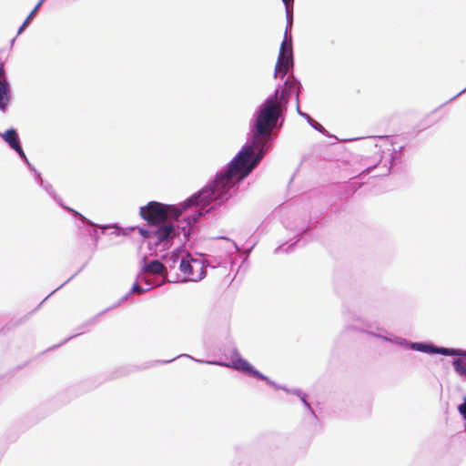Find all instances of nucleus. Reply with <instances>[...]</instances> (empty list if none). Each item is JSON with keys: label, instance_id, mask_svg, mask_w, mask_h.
<instances>
[{"label": "nucleus", "instance_id": "423d86ee", "mask_svg": "<svg viewBox=\"0 0 466 466\" xmlns=\"http://www.w3.org/2000/svg\"><path fill=\"white\" fill-rule=\"evenodd\" d=\"M410 349L412 350L427 353V354H441L444 356H452V357H465L466 358V350L461 349L454 348H444L438 347L432 343L429 342H410Z\"/></svg>", "mask_w": 466, "mask_h": 466}, {"label": "nucleus", "instance_id": "5701e85b", "mask_svg": "<svg viewBox=\"0 0 466 466\" xmlns=\"http://www.w3.org/2000/svg\"><path fill=\"white\" fill-rule=\"evenodd\" d=\"M1 78H5V70H4V66L3 64H0V79Z\"/></svg>", "mask_w": 466, "mask_h": 466}, {"label": "nucleus", "instance_id": "c85d7f7f", "mask_svg": "<svg viewBox=\"0 0 466 466\" xmlns=\"http://www.w3.org/2000/svg\"><path fill=\"white\" fill-rule=\"evenodd\" d=\"M53 293H56V290H53V292H50L48 296H52Z\"/></svg>", "mask_w": 466, "mask_h": 466}, {"label": "nucleus", "instance_id": "dca6fc26", "mask_svg": "<svg viewBox=\"0 0 466 466\" xmlns=\"http://www.w3.org/2000/svg\"><path fill=\"white\" fill-rule=\"evenodd\" d=\"M60 205H61L64 208H66V210H68V211L72 212L75 216L79 217V218H80L84 223H86V224H87V225H89V226H96V227L97 226L96 224L93 223L91 220H89L88 218H86L85 216H83L82 214H80V213H79V212H77L76 210L72 209V208H68V207H66V206L62 205L61 203H60Z\"/></svg>", "mask_w": 466, "mask_h": 466}, {"label": "nucleus", "instance_id": "cd10ccee", "mask_svg": "<svg viewBox=\"0 0 466 466\" xmlns=\"http://www.w3.org/2000/svg\"><path fill=\"white\" fill-rule=\"evenodd\" d=\"M53 293H56V290H53V292H50L48 296H52Z\"/></svg>", "mask_w": 466, "mask_h": 466}, {"label": "nucleus", "instance_id": "aec40b11", "mask_svg": "<svg viewBox=\"0 0 466 466\" xmlns=\"http://www.w3.org/2000/svg\"><path fill=\"white\" fill-rule=\"evenodd\" d=\"M458 410L460 414L462 416V418L466 420V400H464L463 403L458 406Z\"/></svg>", "mask_w": 466, "mask_h": 466}, {"label": "nucleus", "instance_id": "6e6552de", "mask_svg": "<svg viewBox=\"0 0 466 466\" xmlns=\"http://www.w3.org/2000/svg\"><path fill=\"white\" fill-rule=\"evenodd\" d=\"M144 265L142 267V270L140 275L144 276L145 274H152L154 276H159L166 278L167 277V269L165 265L157 259L151 260L149 262L146 261V257L143 258Z\"/></svg>", "mask_w": 466, "mask_h": 466}, {"label": "nucleus", "instance_id": "f8f14e48", "mask_svg": "<svg viewBox=\"0 0 466 466\" xmlns=\"http://www.w3.org/2000/svg\"><path fill=\"white\" fill-rule=\"evenodd\" d=\"M46 0H39L38 3L35 5V6L34 7V9L30 12V14L27 15V17L25 18V20L24 21V23L22 24V25L19 27L18 31H17V34H21L25 28L29 25V23L31 22L32 18L34 17V15L36 14L37 10L40 8V6L43 5V3L45 2Z\"/></svg>", "mask_w": 466, "mask_h": 466}, {"label": "nucleus", "instance_id": "ddd939ff", "mask_svg": "<svg viewBox=\"0 0 466 466\" xmlns=\"http://www.w3.org/2000/svg\"><path fill=\"white\" fill-rule=\"evenodd\" d=\"M455 371L461 377L466 379V360L456 358L452 361Z\"/></svg>", "mask_w": 466, "mask_h": 466}, {"label": "nucleus", "instance_id": "2eb2a0df", "mask_svg": "<svg viewBox=\"0 0 466 466\" xmlns=\"http://www.w3.org/2000/svg\"><path fill=\"white\" fill-rule=\"evenodd\" d=\"M32 170L35 171V173L36 174L37 177L39 178L40 180V186L50 195L52 196L56 200H58L57 199V197L53 189V187L48 184V183H45L44 180L41 178V174L40 173H37L36 170L34 168V167L32 166V167H30Z\"/></svg>", "mask_w": 466, "mask_h": 466}, {"label": "nucleus", "instance_id": "a211bd4d", "mask_svg": "<svg viewBox=\"0 0 466 466\" xmlns=\"http://www.w3.org/2000/svg\"><path fill=\"white\" fill-rule=\"evenodd\" d=\"M268 384L273 386L274 388L278 389V390H282L286 392H289V389L284 387V386H280L279 384H277L275 381L271 380L268 377L266 376V380H264Z\"/></svg>", "mask_w": 466, "mask_h": 466}, {"label": "nucleus", "instance_id": "39448f33", "mask_svg": "<svg viewBox=\"0 0 466 466\" xmlns=\"http://www.w3.org/2000/svg\"><path fill=\"white\" fill-rule=\"evenodd\" d=\"M180 357H186L193 360V358L187 354H181L177 356V358ZM177 357L173 358L172 360L163 361V363H168L172 360H176ZM195 361L201 362V363H208V364H215L219 365L223 367H229L236 370L242 371L245 373L249 374L250 376H253L255 378H258L259 380H266V376L262 374L260 371L257 370L248 360L243 359L238 350H234L231 355V363L222 362V361H203L199 360H195Z\"/></svg>", "mask_w": 466, "mask_h": 466}, {"label": "nucleus", "instance_id": "9b49d317", "mask_svg": "<svg viewBox=\"0 0 466 466\" xmlns=\"http://www.w3.org/2000/svg\"><path fill=\"white\" fill-rule=\"evenodd\" d=\"M137 278L143 281H145L146 288H142L137 282H135L131 288V293L142 294L147 290H150L153 288L152 282L147 279L145 276L138 275Z\"/></svg>", "mask_w": 466, "mask_h": 466}, {"label": "nucleus", "instance_id": "a878e982", "mask_svg": "<svg viewBox=\"0 0 466 466\" xmlns=\"http://www.w3.org/2000/svg\"><path fill=\"white\" fill-rule=\"evenodd\" d=\"M127 297H128V294H127L126 296H124V297L122 298V301L126 300V299H127Z\"/></svg>", "mask_w": 466, "mask_h": 466}, {"label": "nucleus", "instance_id": "4be33fe9", "mask_svg": "<svg viewBox=\"0 0 466 466\" xmlns=\"http://www.w3.org/2000/svg\"><path fill=\"white\" fill-rule=\"evenodd\" d=\"M289 393L294 394V395H296V396H298V397H299V398L304 394V393H303L300 390H299V389L289 390Z\"/></svg>", "mask_w": 466, "mask_h": 466}, {"label": "nucleus", "instance_id": "b1692460", "mask_svg": "<svg viewBox=\"0 0 466 466\" xmlns=\"http://www.w3.org/2000/svg\"><path fill=\"white\" fill-rule=\"evenodd\" d=\"M284 5H288L289 4H293L294 0H282Z\"/></svg>", "mask_w": 466, "mask_h": 466}, {"label": "nucleus", "instance_id": "f3484780", "mask_svg": "<svg viewBox=\"0 0 466 466\" xmlns=\"http://www.w3.org/2000/svg\"><path fill=\"white\" fill-rule=\"evenodd\" d=\"M180 261L179 260V255L176 252H173L171 255H168L165 258V262L167 265H168L170 268L175 267V265Z\"/></svg>", "mask_w": 466, "mask_h": 466}, {"label": "nucleus", "instance_id": "f03ea898", "mask_svg": "<svg viewBox=\"0 0 466 466\" xmlns=\"http://www.w3.org/2000/svg\"><path fill=\"white\" fill-rule=\"evenodd\" d=\"M247 149L248 147H245L240 150L231 159L227 168L216 175L211 183L186 199L179 207L150 201L140 208V216L149 225L157 226L198 207L202 208L208 207L206 212H210L228 200L232 196L231 190L252 172L254 165L247 167L241 166L242 168L237 167V163L246 155Z\"/></svg>", "mask_w": 466, "mask_h": 466}, {"label": "nucleus", "instance_id": "c756f323", "mask_svg": "<svg viewBox=\"0 0 466 466\" xmlns=\"http://www.w3.org/2000/svg\"><path fill=\"white\" fill-rule=\"evenodd\" d=\"M280 248V247L275 248V252H278V250Z\"/></svg>", "mask_w": 466, "mask_h": 466}, {"label": "nucleus", "instance_id": "412c9836", "mask_svg": "<svg viewBox=\"0 0 466 466\" xmlns=\"http://www.w3.org/2000/svg\"><path fill=\"white\" fill-rule=\"evenodd\" d=\"M299 399H300V400L302 401L303 405H304V406H305L309 410H310V411L312 412L311 407H310L309 403V402L307 401V400H306V395H305V394H303Z\"/></svg>", "mask_w": 466, "mask_h": 466}, {"label": "nucleus", "instance_id": "9d476101", "mask_svg": "<svg viewBox=\"0 0 466 466\" xmlns=\"http://www.w3.org/2000/svg\"><path fill=\"white\" fill-rule=\"evenodd\" d=\"M195 267H198L201 273L203 272V268L198 260H193V264L185 258H181L179 261V269L186 275L192 276Z\"/></svg>", "mask_w": 466, "mask_h": 466}, {"label": "nucleus", "instance_id": "f257e3e1", "mask_svg": "<svg viewBox=\"0 0 466 466\" xmlns=\"http://www.w3.org/2000/svg\"><path fill=\"white\" fill-rule=\"evenodd\" d=\"M296 90L297 112L314 129L325 134L326 129L319 122L314 120L309 114L300 111L299 96L300 92V82L296 78L288 77L284 83V88H277L272 96H269L256 110L251 120L252 137L250 142L242 147L240 150L248 147L246 155L237 163V167L242 168L254 165L252 170L258 165L267 151L269 149L274 137L272 130L280 128L284 122V116L287 112V106L290 94Z\"/></svg>", "mask_w": 466, "mask_h": 466}, {"label": "nucleus", "instance_id": "4468645a", "mask_svg": "<svg viewBox=\"0 0 466 466\" xmlns=\"http://www.w3.org/2000/svg\"><path fill=\"white\" fill-rule=\"evenodd\" d=\"M370 334L372 336L381 338V336H380V335H376L374 333H370ZM382 339L387 340V341H390L391 343H394V344H397V345H400V346H403V347H406V348H410V342L408 341L406 339L400 338V337H393V338L382 337Z\"/></svg>", "mask_w": 466, "mask_h": 466}, {"label": "nucleus", "instance_id": "1a4fd4ad", "mask_svg": "<svg viewBox=\"0 0 466 466\" xmlns=\"http://www.w3.org/2000/svg\"><path fill=\"white\" fill-rule=\"evenodd\" d=\"M11 101L10 85L6 78L0 79V110L5 113Z\"/></svg>", "mask_w": 466, "mask_h": 466}, {"label": "nucleus", "instance_id": "393cba45", "mask_svg": "<svg viewBox=\"0 0 466 466\" xmlns=\"http://www.w3.org/2000/svg\"><path fill=\"white\" fill-rule=\"evenodd\" d=\"M465 91H466V87L464 89H462L461 92H459L456 96H454L451 100H453L454 98H456L457 96H459L460 95H461Z\"/></svg>", "mask_w": 466, "mask_h": 466}, {"label": "nucleus", "instance_id": "20e7f679", "mask_svg": "<svg viewBox=\"0 0 466 466\" xmlns=\"http://www.w3.org/2000/svg\"><path fill=\"white\" fill-rule=\"evenodd\" d=\"M287 25L279 48V57L275 68V77L279 75L282 78L287 75L289 70L293 66V51L291 37L288 39V30L292 27L293 24V4L285 5Z\"/></svg>", "mask_w": 466, "mask_h": 466}, {"label": "nucleus", "instance_id": "bb28decb", "mask_svg": "<svg viewBox=\"0 0 466 466\" xmlns=\"http://www.w3.org/2000/svg\"><path fill=\"white\" fill-rule=\"evenodd\" d=\"M53 293H56V290H53V292H50L48 296H52Z\"/></svg>", "mask_w": 466, "mask_h": 466}, {"label": "nucleus", "instance_id": "6ab92c4d", "mask_svg": "<svg viewBox=\"0 0 466 466\" xmlns=\"http://www.w3.org/2000/svg\"><path fill=\"white\" fill-rule=\"evenodd\" d=\"M139 233L144 238H154L153 230H150L148 228H142L139 229Z\"/></svg>", "mask_w": 466, "mask_h": 466}, {"label": "nucleus", "instance_id": "0eeeda50", "mask_svg": "<svg viewBox=\"0 0 466 466\" xmlns=\"http://www.w3.org/2000/svg\"><path fill=\"white\" fill-rule=\"evenodd\" d=\"M0 137L7 143V145L14 149L20 158L24 160L29 167H32V165L29 163L20 143V139L18 137V133L15 128H9L4 133H0Z\"/></svg>", "mask_w": 466, "mask_h": 466}, {"label": "nucleus", "instance_id": "7ed1b4c3", "mask_svg": "<svg viewBox=\"0 0 466 466\" xmlns=\"http://www.w3.org/2000/svg\"><path fill=\"white\" fill-rule=\"evenodd\" d=\"M201 207L196 208L190 211L177 216V218L168 220L162 224L156 226L153 230L154 238H156L155 245L161 246L162 250L168 249L176 238H179L181 243H186L189 240L190 235L193 230V226L198 219L208 212Z\"/></svg>", "mask_w": 466, "mask_h": 466}]
</instances>
